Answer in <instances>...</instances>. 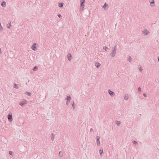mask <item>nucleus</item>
<instances>
[{"label":"nucleus","instance_id":"e433bc0d","mask_svg":"<svg viewBox=\"0 0 159 159\" xmlns=\"http://www.w3.org/2000/svg\"><path fill=\"white\" fill-rule=\"evenodd\" d=\"M69 102H70L69 101H67V102L66 103V104L67 105H68V104H69L68 103Z\"/></svg>","mask_w":159,"mask_h":159},{"label":"nucleus","instance_id":"a211bd4d","mask_svg":"<svg viewBox=\"0 0 159 159\" xmlns=\"http://www.w3.org/2000/svg\"><path fill=\"white\" fill-rule=\"evenodd\" d=\"M115 123L118 126H119L120 124V122L117 120L116 121Z\"/></svg>","mask_w":159,"mask_h":159},{"label":"nucleus","instance_id":"bb28decb","mask_svg":"<svg viewBox=\"0 0 159 159\" xmlns=\"http://www.w3.org/2000/svg\"><path fill=\"white\" fill-rule=\"evenodd\" d=\"M107 6H108V4H107L106 3H105L103 6L102 7L105 8Z\"/></svg>","mask_w":159,"mask_h":159},{"label":"nucleus","instance_id":"20e7f679","mask_svg":"<svg viewBox=\"0 0 159 159\" xmlns=\"http://www.w3.org/2000/svg\"><path fill=\"white\" fill-rule=\"evenodd\" d=\"M36 43H33L32 46L31 47V48L33 50L35 51L36 50Z\"/></svg>","mask_w":159,"mask_h":159},{"label":"nucleus","instance_id":"6ab92c4d","mask_svg":"<svg viewBox=\"0 0 159 159\" xmlns=\"http://www.w3.org/2000/svg\"><path fill=\"white\" fill-rule=\"evenodd\" d=\"M132 59L131 58V57L129 56L127 58V60L130 62H131V61L132 60Z\"/></svg>","mask_w":159,"mask_h":159},{"label":"nucleus","instance_id":"4be33fe9","mask_svg":"<svg viewBox=\"0 0 159 159\" xmlns=\"http://www.w3.org/2000/svg\"><path fill=\"white\" fill-rule=\"evenodd\" d=\"M99 152L100 155L102 156V154L103 153V149H100L99 150Z\"/></svg>","mask_w":159,"mask_h":159},{"label":"nucleus","instance_id":"4468645a","mask_svg":"<svg viewBox=\"0 0 159 159\" xmlns=\"http://www.w3.org/2000/svg\"><path fill=\"white\" fill-rule=\"evenodd\" d=\"M58 6L60 7H62L63 6V3H61L59 2L58 3Z\"/></svg>","mask_w":159,"mask_h":159},{"label":"nucleus","instance_id":"2eb2a0df","mask_svg":"<svg viewBox=\"0 0 159 159\" xmlns=\"http://www.w3.org/2000/svg\"><path fill=\"white\" fill-rule=\"evenodd\" d=\"M151 6L153 7L154 6V0H152L151 2H150Z\"/></svg>","mask_w":159,"mask_h":159},{"label":"nucleus","instance_id":"cd10ccee","mask_svg":"<svg viewBox=\"0 0 159 159\" xmlns=\"http://www.w3.org/2000/svg\"><path fill=\"white\" fill-rule=\"evenodd\" d=\"M59 156L60 157H62V153L61 151L59 152Z\"/></svg>","mask_w":159,"mask_h":159},{"label":"nucleus","instance_id":"58836bf2","mask_svg":"<svg viewBox=\"0 0 159 159\" xmlns=\"http://www.w3.org/2000/svg\"><path fill=\"white\" fill-rule=\"evenodd\" d=\"M158 59V61H159V57H158V59Z\"/></svg>","mask_w":159,"mask_h":159},{"label":"nucleus","instance_id":"dca6fc26","mask_svg":"<svg viewBox=\"0 0 159 159\" xmlns=\"http://www.w3.org/2000/svg\"><path fill=\"white\" fill-rule=\"evenodd\" d=\"M129 97L128 94H125L124 97V99L125 100H127L128 99Z\"/></svg>","mask_w":159,"mask_h":159},{"label":"nucleus","instance_id":"9b49d317","mask_svg":"<svg viewBox=\"0 0 159 159\" xmlns=\"http://www.w3.org/2000/svg\"><path fill=\"white\" fill-rule=\"evenodd\" d=\"M1 5L3 7H5L6 6V3L4 1H3L2 2V3L1 4Z\"/></svg>","mask_w":159,"mask_h":159},{"label":"nucleus","instance_id":"9d476101","mask_svg":"<svg viewBox=\"0 0 159 159\" xmlns=\"http://www.w3.org/2000/svg\"><path fill=\"white\" fill-rule=\"evenodd\" d=\"M138 68L140 72H142L143 70V69L142 68V66L140 65H139L138 66Z\"/></svg>","mask_w":159,"mask_h":159},{"label":"nucleus","instance_id":"c756f323","mask_svg":"<svg viewBox=\"0 0 159 159\" xmlns=\"http://www.w3.org/2000/svg\"><path fill=\"white\" fill-rule=\"evenodd\" d=\"M2 29H3L2 27V26L1 25V23H0V30L1 31L2 30Z\"/></svg>","mask_w":159,"mask_h":159},{"label":"nucleus","instance_id":"5701e85b","mask_svg":"<svg viewBox=\"0 0 159 159\" xmlns=\"http://www.w3.org/2000/svg\"><path fill=\"white\" fill-rule=\"evenodd\" d=\"M116 47H117V45L115 44V46L114 47V48H112L113 50L116 51Z\"/></svg>","mask_w":159,"mask_h":159},{"label":"nucleus","instance_id":"393cba45","mask_svg":"<svg viewBox=\"0 0 159 159\" xmlns=\"http://www.w3.org/2000/svg\"><path fill=\"white\" fill-rule=\"evenodd\" d=\"M11 22H9V23H8L7 24V27L8 28H10V27L11 26Z\"/></svg>","mask_w":159,"mask_h":159},{"label":"nucleus","instance_id":"4c0bfd02","mask_svg":"<svg viewBox=\"0 0 159 159\" xmlns=\"http://www.w3.org/2000/svg\"><path fill=\"white\" fill-rule=\"evenodd\" d=\"M2 53V51H1V48H0V53Z\"/></svg>","mask_w":159,"mask_h":159},{"label":"nucleus","instance_id":"0eeeda50","mask_svg":"<svg viewBox=\"0 0 159 159\" xmlns=\"http://www.w3.org/2000/svg\"><path fill=\"white\" fill-rule=\"evenodd\" d=\"M108 91L109 93L111 96H113L115 95L114 93L112 91H111L110 89H109Z\"/></svg>","mask_w":159,"mask_h":159},{"label":"nucleus","instance_id":"ddd939ff","mask_svg":"<svg viewBox=\"0 0 159 159\" xmlns=\"http://www.w3.org/2000/svg\"><path fill=\"white\" fill-rule=\"evenodd\" d=\"M25 94L29 96H30L31 95V94L30 93L27 91H26L25 93Z\"/></svg>","mask_w":159,"mask_h":159},{"label":"nucleus","instance_id":"7c9ffc66","mask_svg":"<svg viewBox=\"0 0 159 159\" xmlns=\"http://www.w3.org/2000/svg\"><path fill=\"white\" fill-rule=\"evenodd\" d=\"M57 16L59 18H61L62 17L61 15L60 14H58L57 15Z\"/></svg>","mask_w":159,"mask_h":159},{"label":"nucleus","instance_id":"2f4dec72","mask_svg":"<svg viewBox=\"0 0 159 159\" xmlns=\"http://www.w3.org/2000/svg\"><path fill=\"white\" fill-rule=\"evenodd\" d=\"M13 153V152L11 151H9V154L10 155H12Z\"/></svg>","mask_w":159,"mask_h":159},{"label":"nucleus","instance_id":"c85d7f7f","mask_svg":"<svg viewBox=\"0 0 159 159\" xmlns=\"http://www.w3.org/2000/svg\"><path fill=\"white\" fill-rule=\"evenodd\" d=\"M132 142L134 144H136L138 143L136 141H134V140Z\"/></svg>","mask_w":159,"mask_h":159},{"label":"nucleus","instance_id":"b1692460","mask_svg":"<svg viewBox=\"0 0 159 159\" xmlns=\"http://www.w3.org/2000/svg\"><path fill=\"white\" fill-rule=\"evenodd\" d=\"M38 69V67L37 66H34L33 68V70L34 71H36Z\"/></svg>","mask_w":159,"mask_h":159},{"label":"nucleus","instance_id":"f03ea898","mask_svg":"<svg viewBox=\"0 0 159 159\" xmlns=\"http://www.w3.org/2000/svg\"><path fill=\"white\" fill-rule=\"evenodd\" d=\"M80 9L82 10L84 7L85 0H80Z\"/></svg>","mask_w":159,"mask_h":159},{"label":"nucleus","instance_id":"aec40b11","mask_svg":"<svg viewBox=\"0 0 159 159\" xmlns=\"http://www.w3.org/2000/svg\"><path fill=\"white\" fill-rule=\"evenodd\" d=\"M103 49L106 51H107L109 50L108 48L106 46H104L103 47Z\"/></svg>","mask_w":159,"mask_h":159},{"label":"nucleus","instance_id":"c9c22d12","mask_svg":"<svg viewBox=\"0 0 159 159\" xmlns=\"http://www.w3.org/2000/svg\"><path fill=\"white\" fill-rule=\"evenodd\" d=\"M143 95L145 97H146L147 96V95L146 93H143Z\"/></svg>","mask_w":159,"mask_h":159},{"label":"nucleus","instance_id":"473e14b6","mask_svg":"<svg viewBox=\"0 0 159 159\" xmlns=\"http://www.w3.org/2000/svg\"><path fill=\"white\" fill-rule=\"evenodd\" d=\"M138 91L139 92H141V89L140 88V87H139L138 88Z\"/></svg>","mask_w":159,"mask_h":159},{"label":"nucleus","instance_id":"423d86ee","mask_svg":"<svg viewBox=\"0 0 159 159\" xmlns=\"http://www.w3.org/2000/svg\"><path fill=\"white\" fill-rule=\"evenodd\" d=\"M116 51L112 50V52L110 54V56L112 57H114L115 56Z\"/></svg>","mask_w":159,"mask_h":159},{"label":"nucleus","instance_id":"1a4fd4ad","mask_svg":"<svg viewBox=\"0 0 159 159\" xmlns=\"http://www.w3.org/2000/svg\"><path fill=\"white\" fill-rule=\"evenodd\" d=\"M68 59L69 61H70L71 59L70 58L71 57V54L70 53H69L67 55Z\"/></svg>","mask_w":159,"mask_h":159},{"label":"nucleus","instance_id":"7ed1b4c3","mask_svg":"<svg viewBox=\"0 0 159 159\" xmlns=\"http://www.w3.org/2000/svg\"><path fill=\"white\" fill-rule=\"evenodd\" d=\"M7 118L8 120V121L11 122L12 121V114H9L7 116Z\"/></svg>","mask_w":159,"mask_h":159},{"label":"nucleus","instance_id":"f704fd0d","mask_svg":"<svg viewBox=\"0 0 159 159\" xmlns=\"http://www.w3.org/2000/svg\"><path fill=\"white\" fill-rule=\"evenodd\" d=\"M93 129L92 128H91L90 129V131L91 132H93Z\"/></svg>","mask_w":159,"mask_h":159},{"label":"nucleus","instance_id":"f3484780","mask_svg":"<svg viewBox=\"0 0 159 159\" xmlns=\"http://www.w3.org/2000/svg\"><path fill=\"white\" fill-rule=\"evenodd\" d=\"M52 136L51 137V139L52 141H53L54 140V134L53 133H52L51 134Z\"/></svg>","mask_w":159,"mask_h":159},{"label":"nucleus","instance_id":"412c9836","mask_svg":"<svg viewBox=\"0 0 159 159\" xmlns=\"http://www.w3.org/2000/svg\"><path fill=\"white\" fill-rule=\"evenodd\" d=\"M71 99V98L70 96H68L67 97L66 99L67 101H69V100Z\"/></svg>","mask_w":159,"mask_h":159},{"label":"nucleus","instance_id":"f8f14e48","mask_svg":"<svg viewBox=\"0 0 159 159\" xmlns=\"http://www.w3.org/2000/svg\"><path fill=\"white\" fill-rule=\"evenodd\" d=\"M95 66L97 68H98L100 66V64L98 62L95 63Z\"/></svg>","mask_w":159,"mask_h":159},{"label":"nucleus","instance_id":"f257e3e1","mask_svg":"<svg viewBox=\"0 0 159 159\" xmlns=\"http://www.w3.org/2000/svg\"><path fill=\"white\" fill-rule=\"evenodd\" d=\"M28 103V101H26V100L23 99L21 101V102H19V104L21 106L23 107L24 105H26V104H27Z\"/></svg>","mask_w":159,"mask_h":159},{"label":"nucleus","instance_id":"a878e982","mask_svg":"<svg viewBox=\"0 0 159 159\" xmlns=\"http://www.w3.org/2000/svg\"><path fill=\"white\" fill-rule=\"evenodd\" d=\"M14 87L15 88H16V89H18V86L16 84H14Z\"/></svg>","mask_w":159,"mask_h":159},{"label":"nucleus","instance_id":"6e6552de","mask_svg":"<svg viewBox=\"0 0 159 159\" xmlns=\"http://www.w3.org/2000/svg\"><path fill=\"white\" fill-rule=\"evenodd\" d=\"M142 32L144 33L145 35H146L149 33L147 29H144Z\"/></svg>","mask_w":159,"mask_h":159},{"label":"nucleus","instance_id":"72a5a7b5","mask_svg":"<svg viewBox=\"0 0 159 159\" xmlns=\"http://www.w3.org/2000/svg\"><path fill=\"white\" fill-rule=\"evenodd\" d=\"M72 106L74 108V102H73V104L72 105Z\"/></svg>","mask_w":159,"mask_h":159},{"label":"nucleus","instance_id":"39448f33","mask_svg":"<svg viewBox=\"0 0 159 159\" xmlns=\"http://www.w3.org/2000/svg\"><path fill=\"white\" fill-rule=\"evenodd\" d=\"M100 137L99 136H97L96 137V139H97V143L98 145H99L100 144Z\"/></svg>","mask_w":159,"mask_h":159}]
</instances>
